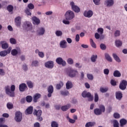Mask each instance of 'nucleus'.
Returning a JSON list of instances; mask_svg holds the SVG:
<instances>
[{"instance_id":"f257e3e1","label":"nucleus","mask_w":127,"mask_h":127,"mask_svg":"<svg viewBox=\"0 0 127 127\" xmlns=\"http://www.w3.org/2000/svg\"><path fill=\"white\" fill-rule=\"evenodd\" d=\"M5 91L6 95L13 98L15 97L14 94V91H15V86L14 85H12L10 87L9 86H6L5 87Z\"/></svg>"},{"instance_id":"f03ea898","label":"nucleus","mask_w":127,"mask_h":127,"mask_svg":"<svg viewBox=\"0 0 127 127\" xmlns=\"http://www.w3.org/2000/svg\"><path fill=\"white\" fill-rule=\"evenodd\" d=\"M105 111L106 108L105 107V106L101 105L99 106V108L94 109V113L96 116H100V115H102L103 113H105Z\"/></svg>"},{"instance_id":"7ed1b4c3","label":"nucleus","mask_w":127,"mask_h":127,"mask_svg":"<svg viewBox=\"0 0 127 127\" xmlns=\"http://www.w3.org/2000/svg\"><path fill=\"white\" fill-rule=\"evenodd\" d=\"M65 17L66 20H71L75 17V14L71 10H68L65 14Z\"/></svg>"},{"instance_id":"20e7f679","label":"nucleus","mask_w":127,"mask_h":127,"mask_svg":"<svg viewBox=\"0 0 127 127\" xmlns=\"http://www.w3.org/2000/svg\"><path fill=\"white\" fill-rule=\"evenodd\" d=\"M33 114L34 116H36L37 120L39 121V122H42V121H43V118L41 117V115H42V111H41V110H38V111L35 110Z\"/></svg>"},{"instance_id":"39448f33","label":"nucleus","mask_w":127,"mask_h":127,"mask_svg":"<svg viewBox=\"0 0 127 127\" xmlns=\"http://www.w3.org/2000/svg\"><path fill=\"white\" fill-rule=\"evenodd\" d=\"M83 98H88V101H93L94 100V96L92 95L91 93L87 92V91H84L81 94Z\"/></svg>"},{"instance_id":"423d86ee","label":"nucleus","mask_w":127,"mask_h":127,"mask_svg":"<svg viewBox=\"0 0 127 127\" xmlns=\"http://www.w3.org/2000/svg\"><path fill=\"white\" fill-rule=\"evenodd\" d=\"M79 74V72L78 71L75 69H70L69 70L68 75L69 77H70V78H74L76 77L77 75H78Z\"/></svg>"},{"instance_id":"0eeeda50","label":"nucleus","mask_w":127,"mask_h":127,"mask_svg":"<svg viewBox=\"0 0 127 127\" xmlns=\"http://www.w3.org/2000/svg\"><path fill=\"white\" fill-rule=\"evenodd\" d=\"M22 120V114L20 112H17L15 113V120L17 123L21 122Z\"/></svg>"},{"instance_id":"6e6552de","label":"nucleus","mask_w":127,"mask_h":127,"mask_svg":"<svg viewBox=\"0 0 127 127\" xmlns=\"http://www.w3.org/2000/svg\"><path fill=\"white\" fill-rule=\"evenodd\" d=\"M24 27L26 30H32V24L30 22L26 21L24 23Z\"/></svg>"},{"instance_id":"1a4fd4ad","label":"nucleus","mask_w":127,"mask_h":127,"mask_svg":"<svg viewBox=\"0 0 127 127\" xmlns=\"http://www.w3.org/2000/svg\"><path fill=\"white\" fill-rule=\"evenodd\" d=\"M127 80H123L119 85V88L121 90H126V89H127Z\"/></svg>"},{"instance_id":"9d476101","label":"nucleus","mask_w":127,"mask_h":127,"mask_svg":"<svg viewBox=\"0 0 127 127\" xmlns=\"http://www.w3.org/2000/svg\"><path fill=\"white\" fill-rule=\"evenodd\" d=\"M56 63L59 65H62V66H66V62L63 60L62 58H58L56 60Z\"/></svg>"},{"instance_id":"9b49d317","label":"nucleus","mask_w":127,"mask_h":127,"mask_svg":"<svg viewBox=\"0 0 127 127\" xmlns=\"http://www.w3.org/2000/svg\"><path fill=\"white\" fill-rule=\"evenodd\" d=\"M70 5L71 6V8L73 11H75V12H80V8L77 5H75L74 2H71Z\"/></svg>"},{"instance_id":"f8f14e48","label":"nucleus","mask_w":127,"mask_h":127,"mask_svg":"<svg viewBox=\"0 0 127 127\" xmlns=\"http://www.w3.org/2000/svg\"><path fill=\"white\" fill-rule=\"evenodd\" d=\"M53 92H54V88L53 86L50 85L48 88V98H51L52 97V94H53Z\"/></svg>"},{"instance_id":"ddd939ff","label":"nucleus","mask_w":127,"mask_h":127,"mask_svg":"<svg viewBox=\"0 0 127 127\" xmlns=\"http://www.w3.org/2000/svg\"><path fill=\"white\" fill-rule=\"evenodd\" d=\"M45 66L46 67V68H48L49 69H52L53 67H54V63H53V61H48L45 64Z\"/></svg>"},{"instance_id":"4468645a","label":"nucleus","mask_w":127,"mask_h":127,"mask_svg":"<svg viewBox=\"0 0 127 127\" xmlns=\"http://www.w3.org/2000/svg\"><path fill=\"white\" fill-rule=\"evenodd\" d=\"M32 20L33 24H34V25H39V24H40V19L36 16H33L32 18Z\"/></svg>"},{"instance_id":"2eb2a0df","label":"nucleus","mask_w":127,"mask_h":127,"mask_svg":"<svg viewBox=\"0 0 127 127\" xmlns=\"http://www.w3.org/2000/svg\"><path fill=\"white\" fill-rule=\"evenodd\" d=\"M15 24L17 27H20L21 25V18L18 16L15 18Z\"/></svg>"},{"instance_id":"dca6fc26","label":"nucleus","mask_w":127,"mask_h":127,"mask_svg":"<svg viewBox=\"0 0 127 127\" xmlns=\"http://www.w3.org/2000/svg\"><path fill=\"white\" fill-rule=\"evenodd\" d=\"M27 89V86L25 83H21L19 85V90L20 92H24Z\"/></svg>"},{"instance_id":"f3484780","label":"nucleus","mask_w":127,"mask_h":127,"mask_svg":"<svg viewBox=\"0 0 127 127\" xmlns=\"http://www.w3.org/2000/svg\"><path fill=\"white\" fill-rule=\"evenodd\" d=\"M83 15L85 17H88V18H90V17H92V16H93V11L92 10L85 11Z\"/></svg>"},{"instance_id":"a211bd4d","label":"nucleus","mask_w":127,"mask_h":127,"mask_svg":"<svg viewBox=\"0 0 127 127\" xmlns=\"http://www.w3.org/2000/svg\"><path fill=\"white\" fill-rule=\"evenodd\" d=\"M116 98L117 100H119V101H121L122 99H123V93L121 91H117L116 92Z\"/></svg>"},{"instance_id":"6ab92c4d","label":"nucleus","mask_w":127,"mask_h":127,"mask_svg":"<svg viewBox=\"0 0 127 127\" xmlns=\"http://www.w3.org/2000/svg\"><path fill=\"white\" fill-rule=\"evenodd\" d=\"M40 98H41V94L36 93L33 96V102L34 103H37V102H38V99H40Z\"/></svg>"},{"instance_id":"aec40b11","label":"nucleus","mask_w":127,"mask_h":127,"mask_svg":"<svg viewBox=\"0 0 127 127\" xmlns=\"http://www.w3.org/2000/svg\"><path fill=\"white\" fill-rule=\"evenodd\" d=\"M37 32L38 33V35H43L44 33H45V29L43 27H41L39 28V29L37 31Z\"/></svg>"},{"instance_id":"412c9836","label":"nucleus","mask_w":127,"mask_h":127,"mask_svg":"<svg viewBox=\"0 0 127 127\" xmlns=\"http://www.w3.org/2000/svg\"><path fill=\"white\" fill-rule=\"evenodd\" d=\"M8 53H10V50H9L1 51L0 52V56H1V57H5V56H6Z\"/></svg>"},{"instance_id":"4be33fe9","label":"nucleus","mask_w":127,"mask_h":127,"mask_svg":"<svg viewBox=\"0 0 127 127\" xmlns=\"http://www.w3.org/2000/svg\"><path fill=\"white\" fill-rule=\"evenodd\" d=\"M71 108V105L70 104H67L65 106H63L61 109L63 112H66V111H68Z\"/></svg>"},{"instance_id":"5701e85b","label":"nucleus","mask_w":127,"mask_h":127,"mask_svg":"<svg viewBox=\"0 0 127 127\" xmlns=\"http://www.w3.org/2000/svg\"><path fill=\"white\" fill-rule=\"evenodd\" d=\"M0 44L1 45L2 49H7V48H8V44L5 43V41H1Z\"/></svg>"},{"instance_id":"b1692460","label":"nucleus","mask_w":127,"mask_h":127,"mask_svg":"<svg viewBox=\"0 0 127 127\" xmlns=\"http://www.w3.org/2000/svg\"><path fill=\"white\" fill-rule=\"evenodd\" d=\"M66 89L67 90H69V89H72L73 88V83H72V82L70 81H67L66 84Z\"/></svg>"},{"instance_id":"393cba45","label":"nucleus","mask_w":127,"mask_h":127,"mask_svg":"<svg viewBox=\"0 0 127 127\" xmlns=\"http://www.w3.org/2000/svg\"><path fill=\"white\" fill-rule=\"evenodd\" d=\"M33 112V107L30 106L26 110V115H31Z\"/></svg>"},{"instance_id":"a878e982","label":"nucleus","mask_w":127,"mask_h":127,"mask_svg":"<svg viewBox=\"0 0 127 127\" xmlns=\"http://www.w3.org/2000/svg\"><path fill=\"white\" fill-rule=\"evenodd\" d=\"M60 47L61 48H67V42L63 40L60 42Z\"/></svg>"},{"instance_id":"bb28decb","label":"nucleus","mask_w":127,"mask_h":127,"mask_svg":"<svg viewBox=\"0 0 127 127\" xmlns=\"http://www.w3.org/2000/svg\"><path fill=\"white\" fill-rule=\"evenodd\" d=\"M113 75L114 77H117V78H119L122 76V74L120 72V71L116 70L114 71L113 73Z\"/></svg>"},{"instance_id":"cd10ccee","label":"nucleus","mask_w":127,"mask_h":127,"mask_svg":"<svg viewBox=\"0 0 127 127\" xmlns=\"http://www.w3.org/2000/svg\"><path fill=\"white\" fill-rule=\"evenodd\" d=\"M96 125V122H88L85 125V127H93Z\"/></svg>"},{"instance_id":"c85d7f7f","label":"nucleus","mask_w":127,"mask_h":127,"mask_svg":"<svg viewBox=\"0 0 127 127\" xmlns=\"http://www.w3.org/2000/svg\"><path fill=\"white\" fill-rule=\"evenodd\" d=\"M120 127H123L124 126H126V124L127 123V120L125 119H122L120 121Z\"/></svg>"},{"instance_id":"c756f323","label":"nucleus","mask_w":127,"mask_h":127,"mask_svg":"<svg viewBox=\"0 0 127 127\" xmlns=\"http://www.w3.org/2000/svg\"><path fill=\"white\" fill-rule=\"evenodd\" d=\"M105 58L107 61H109V62H113V59L110 56V55L108 53H105Z\"/></svg>"},{"instance_id":"7c9ffc66","label":"nucleus","mask_w":127,"mask_h":127,"mask_svg":"<svg viewBox=\"0 0 127 127\" xmlns=\"http://www.w3.org/2000/svg\"><path fill=\"white\" fill-rule=\"evenodd\" d=\"M97 58H98V56H97V55H92L90 58L91 60V62H93L94 63H95V62L97 61Z\"/></svg>"},{"instance_id":"2f4dec72","label":"nucleus","mask_w":127,"mask_h":127,"mask_svg":"<svg viewBox=\"0 0 127 127\" xmlns=\"http://www.w3.org/2000/svg\"><path fill=\"white\" fill-rule=\"evenodd\" d=\"M106 2L107 6H112V5H114V0H107Z\"/></svg>"},{"instance_id":"473e14b6","label":"nucleus","mask_w":127,"mask_h":127,"mask_svg":"<svg viewBox=\"0 0 127 127\" xmlns=\"http://www.w3.org/2000/svg\"><path fill=\"white\" fill-rule=\"evenodd\" d=\"M63 85H64V84L63 83V82L60 81L59 84H57V86H56L57 89L60 90V89H61V88L63 87Z\"/></svg>"},{"instance_id":"72a5a7b5","label":"nucleus","mask_w":127,"mask_h":127,"mask_svg":"<svg viewBox=\"0 0 127 127\" xmlns=\"http://www.w3.org/2000/svg\"><path fill=\"white\" fill-rule=\"evenodd\" d=\"M111 123H112V124H113L114 127H119V122L117 120H112Z\"/></svg>"},{"instance_id":"f704fd0d","label":"nucleus","mask_w":127,"mask_h":127,"mask_svg":"<svg viewBox=\"0 0 127 127\" xmlns=\"http://www.w3.org/2000/svg\"><path fill=\"white\" fill-rule=\"evenodd\" d=\"M113 58H114L115 60H116L117 61V62H118L119 63H121V60L120 59V58H119V57H118L117 54H113Z\"/></svg>"},{"instance_id":"c9c22d12","label":"nucleus","mask_w":127,"mask_h":127,"mask_svg":"<svg viewBox=\"0 0 127 127\" xmlns=\"http://www.w3.org/2000/svg\"><path fill=\"white\" fill-rule=\"evenodd\" d=\"M115 44L117 47H120L123 45V42L120 40H116L115 41Z\"/></svg>"},{"instance_id":"e433bc0d","label":"nucleus","mask_w":127,"mask_h":127,"mask_svg":"<svg viewBox=\"0 0 127 127\" xmlns=\"http://www.w3.org/2000/svg\"><path fill=\"white\" fill-rule=\"evenodd\" d=\"M56 35L58 37L62 36L63 35V32L61 30H57L55 33Z\"/></svg>"},{"instance_id":"4c0bfd02","label":"nucleus","mask_w":127,"mask_h":127,"mask_svg":"<svg viewBox=\"0 0 127 127\" xmlns=\"http://www.w3.org/2000/svg\"><path fill=\"white\" fill-rule=\"evenodd\" d=\"M27 85L30 89H32L33 88V83L31 81H27Z\"/></svg>"},{"instance_id":"58836bf2","label":"nucleus","mask_w":127,"mask_h":127,"mask_svg":"<svg viewBox=\"0 0 127 127\" xmlns=\"http://www.w3.org/2000/svg\"><path fill=\"white\" fill-rule=\"evenodd\" d=\"M26 101L27 103H31L32 102V96L28 95L26 97Z\"/></svg>"},{"instance_id":"ea45409f","label":"nucleus","mask_w":127,"mask_h":127,"mask_svg":"<svg viewBox=\"0 0 127 127\" xmlns=\"http://www.w3.org/2000/svg\"><path fill=\"white\" fill-rule=\"evenodd\" d=\"M61 94L63 96H68L69 95V91L68 90L61 91Z\"/></svg>"},{"instance_id":"a19ab883","label":"nucleus","mask_w":127,"mask_h":127,"mask_svg":"<svg viewBox=\"0 0 127 127\" xmlns=\"http://www.w3.org/2000/svg\"><path fill=\"white\" fill-rule=\"evenodd\" d=\"M90 45H91L92 47H93V48H97V45H96L94 41H93V39H90Z\"/></svg>"},{"instance_id":"79ce46f5","label":"nucleus","mask_w":127,"mask_h":127,"mask_svg":"<svg viewBox=\"0 0 127 127\" xmlns=\"http://www.w3.org/2000/svg\"><path fill=\"white\" fill-rule=\"evenodd\" d=\"M6 107L9 110H11L13 108V104L10 102L7 103Z\"/></svg>"},{"instance_id":"37998d69","label":"nucleus","mask_w":127,"mask_h":127,"mask_svg":"<svg viewBox=\"0 0 127 127\" xmlns=\"http://www.w3.org/2000/svg\"><path fill=\"white\" fill-rule=\"evenodd\" d=\"M18 53V52L16 50V49H13L11 52V54L13 56H16Z\"/></svg>"},{"instance_id":"c03bdc74","label":"nucleus","mask_w":127,"mask_h":127,"mask_svg":"<svg viewBox=\"0 0 127 127\" xmlns=\"http://www.w3.org/2000/svg\"><path fill=\"white\" fill-rule=\"evenodd\" d=\"M7 9L9 12H11L13 10V6L9 5L7 7Z\"/></svg>"},{"instance_id":"a18cd8bd","label":"nucleus","mask_w":127,"mask_h":127,"mask_svg":"<svg viewBox=\"0 0 127 127\" xmlns=\"http://www.w3.org/2000/svg\"><path fill=\"white\" fill-rule=\"evenodd\" d=\"M51 127H59L58 123H57V122H56V121H53L51 123Z\"/></svg>"},{"instance_id":"49530a36","label":"nucleus","mask_w":127,"mask_h":127,"mask_svg":"<svg viewBox=\"0 0 127 127\" xmlns=\"http://www.w3.org/2000/svg\"><path fill=\"white\" fill-rule=\"evenodd\" d=\"M109 90V89L108 88H103V87H101L100 89V92H101V93H106L107 92H108V90Z\"/></svg>"},{"instance_id":"de8ad7c7","label":"nucleus","mask_w":127,"mask_h":127,"mask_svg":"<svg viewBox=\"0 0 127 127\" xmlns=\"http://www.w3.org/2000/svg\"><path fill=\"white\" fill-rule=\"evenodd\" d=\"M99 101V95H98V93H96L94 95V102L95 103H97Z\"/></svg>"},{"instance_id":"09e8293b","label":"nucleus","mask_w":127,"mask_h":127,"mask_svg":"<svg viewBox=\"0 0 127 127\" xmlns=\"http://www.w3.org/2000/svg\"><path fill=\"white\" fill-rule=\"evenodd\" d=\"M121 35V31L120 30H116L114 33V36L115 37H118Z\"/></svg>"},{"instance_id":"8fccbe9b","label":"nucleus","mask_w":127,"mask_h":127,"mask_svg":"<svg viewBox=\"0 0 127 127\" xmlns=\"http://www.w3.org/2000/svg\"><path fill=\"white\" fill-rule=\"evenodd\" d=\"M10 43L11 44H16V40L13 38L10 39Z\"/></svg>"},{"instance_id":"3c124183","label":"nucleus","mask_w":127,"mask_h":127,"mask_svg":"<svg viewBox=\"0 0 127 127\" xmlns=\"http://www.w3.org/2000/svg\"><path fill=\"white\" fill-rule=\"evenodd\" d=\"M32 66L34 67H37V66H38V61H34L33 62H32Z\"/></svg>"},{"instance_id":"603ef678","label":"nucleus","mask_w":127,"mask_h":127,"mask_svg":"<svg viewBox=\"0 0 127 127\" xmlns=\"http://www.w3.org/2000/svg\"><path fill=\"white\" fill-rule=\"evenodd\" d=\"M100 47L102 50H106L107 49V46L104 44H100Z\"/></svg>"},{"instance_id":"864d4df0","label":"nucleus","mask_w":127,"mask_h":127,"mask_svg":"<svg viewBox=\"0 0 127 127\" xmlns=\"http://www.w3.org/2000/svg\"><path fill=\"white\" fill-rule=\"evenodd\" d=\"M67 63L68 64H69V65H72V64H73L74 61H73V59L71 58H69L67 59Z\"/></svg>"},{"instance_id":"5fc2aeb1","label":"nucleus","mask_w":127,"mask_h":127,"mask_svg":"<svg viewBox=\"0 0 127 127\" xmlns=\"http://www.w3.org/2000/svg\"><path fill=\"white\" fill-rule=\"evenodd\" d=\"M67 120H68V122L70 123V124H75L76 121L75 120L70 119V118H69V117H67Z\"/></svg>"},{"instance_id":"6e6d98bb","label":"nucleus","mask_w":127,"mask_h":127,"mask_svg":"<svg viewBox=\"0 0 127 127\" xmlns=\"http://www.w3.org/2000/svg\"><path fill=\"white\" fill-rule=\"evenodd\" d=\"M97 32L100 33V34H103V33H104V29H103V28H99L97 29Z\"/></svg>"},{"instance_id":"4d7b16f0","label":"nucleus","mask_w":127,"mask_h":127,"mask_svg":"<svg viewBox=\"0 0 127 127\" xmlns=\"http://www.w3.org/2000/svg\"><path fill=\"white\" fill-rule=\"evenodd\" d=\"M28 7L29 8V9H33V8H34V5H33V4L30 3L29 4H28Z\"/></svg>"},{"instance_id":"13d9d810","label":"nucleus","mask_w":127,"mask_h":127,"mask_svg":"<svg viewBox=\"0 0 127 127\" xmlns=\"http://www.w3.org/2000/svg\"><path fill=\"white\" fill-rule=\"evenodd\" d=\"M25 13L27 15H31V10H30L29 8L26 9Z\"/></svg>"},{"instance_id":"bf43d9fd","label":"nucleus","mask_w":127,"mask_h":127,"mask_svg":"<svg viewBox=\"0 0 127 127\" xmlns=\"http://www.w3.org/2000/svg\"><path fill=\"white\" fill-rule=\"evenodd\" d=\"M87 76L88 79H89V80H93L94 79V76H93L92 74H87Z\"/></svg>"},{"instance_id":"052dcab7","label":"nucleus","mask_w":127,"mask_h":127,"mask_svg":"<svg viewBox=\"0 0 127 127\" xmlns=\"http://www.w3.org/2000/svg\"><path fill=\"white\" fill-rule=\"evenodd\" d=\"M114 117L115 118V119H120V118L121 117V116L119 113H114Z\"/></svg>"},{"instance_id":"680f3d73","label":"nucleus","mask_w":127,"mask_h":127,"mask_svg":"<svg viewBox=\"0 0 127 127\" xmlns=\"http://www.w3.org/2000/svg\"><path fill=\"white\" fill-rule=\"evenodd\" d=\"M104 73L105 75H109V73H110V70H109L108 68L104 69Z\"/></svg>"},{"instance_id":"e2e57ef3","label":"nucleus","mask_w":127,"mask_h":127,"mask_svg":"<svg viewBox=\"0 0 127 127\" xmlns=\"http://www.w3.org/2000/svg\"><path fill=\"white\" fill-rule=\"evenodd\" d=\"M111 84L112 85V86H117V82H116V80H111Z\"/></svg>"},{"instance_id":"0e129e2a","label":"nucleus","mask_w":127,"mask_h":127,"mask_svg":"<svg viewBox=\"0 0 127 127\" xmlns=\"http://www.w3.org/2000/svg\"><path fill=\"white\" fill-rule=\"evenodd\" d=\"M22 68H23V69L24 70V71H27V70H28L27 65L26 64H24L23 65Z\"/></svg>"},{"instance_id":"69168bd1","label":"nucleus","mask_w":127,"mask_h":127,"mask_svg":"<svg viewBox=\"0 0 127 127\" xmlns=\"http://www.w3.org/2000/svg\"><path fill=\"white\" fill-rule=\"evenodd\" d=\"M38 55L41 58H43V57H44V53L42 52H39Z\"/></svg>"},{"instance_id":"338daca9","label":"nucleus","mask_w":127,"mask_h":127,"mask_svg":"<svg viewBox=\"0 0 127 127\" xmlns=\"http://www.w3.org/2000/svg\"><path fill=\"white\" fill-rule=\"evenodd\" d=\"M75 66L76 68H78V69L82 68V65H80V63H76Z\"/></svg>"},{"instance_id":"774afa93","label":"nucleus","mask_w":127,"mask_h":127,"mask_svg":"<svg viewBox=\"0 0 127 127\" xmlns=\"http://www.w3.org/2000/svg\"><path fill=\"white\" fill-rule=\"evenodd\" d=\"M34 127H40V124L38 122H36L34 125Z\"/></svg>"}]
</instances>
